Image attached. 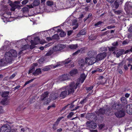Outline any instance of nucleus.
<instances>
[{"mask_svg": "<svg viewBox=\"0 0 132 132\" xmlns=\"http://www.w3.org/2000/svg\"><path fill=\"white\" fill-rule=\"evenodd\" d=\"M127 60L129 61V63H132V58H128L127 59Z\"/></svg>", "mask_w": 132, "mask_h": 132, "instance_id": "774afa93", "label": "nucleus"}, {"mask_svg": "<svg viewBox=\"0 0 132 132\" xmlns=\"http://www.w3.org/2000/svg\"><path fill=\"white\" fill-rule=\"evenodd\" d=\"M114 114L117 118H121L123 117L125 115V112L123 110L116 112Z\"/></svg>", "mask_w": 132, "mask_h": 132, "instance_id": "9d476101", "label": "nucleus"}, {"mask_svg": "<svg viewBox=\"0 0 132 132\" xmlns=\"http://www.w3.org/2000/svg\"><path fill=\"white\" fill-rule=\"evenodd\" d=\"M12 54V56L16 57L17 56V54L16 52L14 50H12L10 51V52Z\"/></svg>", "mask_w": 132, "mask_h": 132, "instance_id": "c756f323", "label": "nucleus"}, {"mask_svg": "<svg viewBox=\"0 0 132 132\" xmlns=\"http://www.w3.org/2000/svg\"><path fill=\"white\" fill-rule=\"evenodd\" d=\"M110 32V31H107L103 33H102L101 35V36H103L105 35H106L108 34V33H109Z\"/></svg>", "mask_w": 132, "mask_h": 132, "instance_id": "680f3d73", "label": "nucleus"}, {"mask_svg": "<svg viewBox=\"0 0 132 132\" xmlns=\"http://www.w3.org/2000/svg\"><path fill=\"white\" fill-rule=\"evenodd\" d=\"M64 89L65 88H62L59 89V91L61 92L59 95L60 97L64 98L67 95V90H64Z\"/></svg>", "mask_w": 132, "mask_h": 132, "instance_id": "9b49d317", "label": "nucleus"}, {"mask_svg": "<svg viewBox=\"0 0 132 132\" xmlns=\"http://www.w3.org/2000/svg\"><path fill=\"white\" fill-rule=\"evenodd\" d=\"M9 5L11 6V8L10 10L12 11H14L15 9L18 8V7H20L19 5L16 4L12 2H11L9 3Z\"/></svg>", "mask_w": 132, "mask_h": 132, "instance_id": "dca6fc26", "label": "nucleus"}, {"mask_svg": "<svg viewBox=\"0 0 132 132\" xmlns=\"http://www.w3.org/2000/svg\"><path fill=\"white\" fill-rule=\"evenodd\" d=\"M82 107V106H78L77 105L76 107L74 108L73 109H71V111H73L76 110L78 109L79 108H81Z\"/></svg>", "mask_w": 132, "mask_h": 132, "instance_id": "5fc2aeb1", "label": "nucleus"}, {"mask_svg": "<svg viewBox=\"0 0 132 132\" xmlns=\"http://www.w3.org/2000/svg\"><path fill=\"white\" fill-rule=\"evenodd\" d=\"M78 47V46L77 44L75 45L72 44L69 45L68 46L69 48L72 50H74L76 49Z\"/></svg>", "mask_w": 132, "mask_h": 132, "instance_id": "a878e982", "label": "nucleus"}, {"mask_svg": "<svg viewBox=\"0 0 132 132\" xmlns=\"http://www.w3.org/2000/svg\"><path fill=\"white\" fill-rule=\"evenodd\" d=\"M125 9L128 14H132V6L130 4H126Z\"/></svg>", "mask_w": 132, "mask_h": 132, "instance_id": "39448f33", "label": "nucleus"}, {"mask_svg": "<svg viewBox=\"0 0 132 132\" xmlns=\"http://www.w3.org/2000/svg\"><path fill=\"white\" fill-rule=\"evenodd\" d=\"M86 78V76L85 74L83 73L81 74L80 75V78L78 79V80L79 81H80V82L82 83L84 82Z\"/></svg>", "mask_w": 132, "mask_h": 132, "instance_id": "4be33fe9", "label": "nucleus"}, {"mask_svg": "<svg viewBox=\"0 0 132 132\" xmlns=\"http://www.w3.org/2000/svg\"><path fill=\"white\" fill-rule=\"evenodd\" d=\"M60 121V120L59 119H57L54 124L53 125V129L54 130H55L57 129V126Z\"/></svg>", "mask_w": 132, "mask_h": 132, "instance_id": "cd10ccee", "label": "nucleus"}, {"mask_svg": "<svg viewBox=\"0 0 132 132\" xmlns=\"http://www.w3.org/2000/svg\"><path fill=\"white\" fill-rule=\"evenodd\" d=\"M53 50H50L48 51L45 55V56H49L51 55L53 53Z\"/></svg>", "mask_w": 132, "mask_h": 132, "instance_id": "79ce46f5", "label": "nucleus"}, {"mask_svg": "<svg viewBox=\"0 0 132 132\" xmlns=\"http://www.w3.org/2000/svg\"><path fill=\"white\" fill-rule=\"evenodd\" d=\"M1 103L3 105H7V98H3L1 101Z\"/></svg>", "mask_w": 132, "mask_h": 132, "instance_id": "c9c22d12", "label": "nucleus"}, {"mask_svg": "<svg viewBox=\"0 0 132 132\" xmlns=\"http://www.w3.org/2000/svg\"><path fill=\"white\" fill-rule=\"evenodd\" d=\"M9 93V91L4 92L3 93L2 96V97H6L8 96Z\"/></svg>", "mask_w": 132, "mask_h": 132, "instance_id": "4c0bfd02", "label": "nucleus"}, {"mask_svg": "<svg viewBox=\"0 0 132 132\" xmlns=\"http://www.w3.org/2000/svg\"><path fill=\"white\" fill-rule=\"evenodd\" d=\"M96 116L94 113H87L86 116V118L90 120H92L95 119Z\"/></svg>", "mask_w": 132, "mask_h": 132, "instance_id": "6e6552de", "label": "nucleus"}, {"mask_svg": "<svg viewBox=\"0 0 132 132\" xmlns=\"http://www.w3.org/2000/svg\"><path fill=\"white\" fill-rule=\"evenodd\" d=\"M47 4L48 6H51L53 4V1H49L47 2Z\"/></svg>", "mask_w": 132, "mask_h": 132, "instance_id": "49530a36", "label": "nucleus"}, {"mask_svg": "<svg viewBox=\"0 0 132 132\" xmlns=\"http://www.w3.org/2000/svg\"><path fill=\"white\" fill-rule=\"evenodd\" d=\"M72 26H75L73 27V29H75L77 28L78 27V24L77 23V21L76 19L73 20L72 21Z\"/></svg>", "mask_w": 132, "mask_h": 132, "instance_id": "412c9836", "label": "nucleus"}, {"mask_svg": "<svg viewBox=\"0 0 132 132\" xmlns=\"http://www.w3.org/2000/svg\"><path fill=\"white\" fill-rule=\"evenodd\" d=\"M126 112L129 114H132V104H129L126 107Z\"/></svg>", "mask_w": 132, "mask_h": 132, "instance_id": "4468645a", "label": "nucleus"}, {"mask_svg": "<svg viewBox=\"0 0 132 132\" xmlns=\"http://www.w3.org/2000/svg\"><path fill=\"white\" fill-rule=\"evenodd\" d=\"M52 38L53 39H59V36L58 34H55L52 37Z\"/></svg>", "mask_w": 132, "mask_h": 132, "instance_id": "37998d69", "label": "nucleus"}, {"mask_svg": "<svg viewBox=\"0 0 132 132\" xmlns=\"http://www.w3.org/2000/svg\"><path fill=\"white\" fill-rule=\"evenodd\" d=\"M116 47H111L109 48V50L110 51H114Z\"/></svg>", "mask_w": 132, "mask_h": 132, "instance_id": "0e129e2a", "label": "nucleus"}, {"mask_svg": "<svg viewBox=\"0 0 132 132\" xmlns=\"http://www.w3.org/2000/svg\"><path fill=\"white\" fill-rule=\"evenodd\" d=\"M97 54V52L93 50L90 51L87 53L88 55L91 57H94Z\"/></svg>", "mask_w": 132, "mask_h": 132, "instance_id": "2eb2a0df", "label": "nucleus"}, {"mask_svg": "<svg viewBox=\"0 0 132 132\" xmlns=\"http://www.w3.org/2000/svg\"><path fill=\"white\" fill-rule=\"evenodd\" d=\"M8 10L7 9L6 11H5L3 14V16L5 18H9L10 17L11 15V13L9 12H8Z\"/></svg>", "mask_w": 132, "mask_h": 132, "instance_id": "6ab92c4d", "label": "nucleus"}, {"mask_svg": "<svg viewBox=\"0 0 132 132\" xmlns=\"http://www.w3.org/2000/svg\"><path fill=\"white\" fill-rule=\"evenodd\" d=\"M40 4L39 0H35L32 3V5L34 6H38Z\"/></svg>", "mask_w": 132, "mask_h": 132, "instance_id": "7c9ffc66", "label": "nucleus"}, {"mask_svg": "<svg viewBox=\"0 0 132 132\" xmlns=\"http://www.w3.org/2000/svg\"><path fill=\"white\" fill-rule=\"evenodd\" d=\"M103 23V22L100 21L95 24L94 26L96 27H99L101 26V24Z\"/></svg>", "mask_w": 132, "mask_h": 132, "instance_id": "58836bf2", "label": "nucleus"}, {"mask_svg": "<svg viewBox=\"0 0 132 132\" xmlns=\"http://www.w3.org/2000/svg\"><path fill=\"white\" fill-rule=\"evenodd\" d=\"M106 53L105 52L98 54L96 56L95 58L96 62L104 59L106 56Z\"/></svg>", "mask_w": 132, "mask_h": 132, "instance_id": "0eeeda50", "label": "nucleus"}, {"mask_svg": "<svg viewBox=\"0 0 132 132\" xmlns=\"http://www.w3.org/2000/svg\"><path fill=\"white\" fill-rule=\"evenodd\" d=\"M35 67H33L29 71L28 73L29 74L32 73L33 71H35Z\"/></svg>", "mask_w": 132, "mask_h": 132, "instance_id": "3c124183", "label": "nucleus"}, {"mask_svg": "<svg viewBox=\"0 0 132 132\" xmlns=\"http://www.w3.org/2000/svg\"><path fill=\"white\" fill-rule=\"evenodd\" d=\"M123 106L121 104L118 102L117 103L113 104L112 106V109L117 110H119Z\"/></svg>", "mask_w": 132, "mask_h": 132, "instance_id": "1a4fd4ad", "label": "nucleus"}, {"mask_svg": "<svg viewBox=\"0 0 132 132\" xmlns=\"http://www.w3.org/2000/svg\"><path fill=\"white\" fill-rule=\"evenodd\" d=\"M59 96V94L57 93H55V94H53V95H52L50 97L51 99L52 100L56 99Z\"/></svg>", "mask_w": 132, "mask_h": 132, "instance_id": "c85d7f7f", "label": "nucleus"}, {"mask_svg": "<svg viewBox=\"0 0 132 132\" xmlns=\"http://www.w3.org/2000/svg\"><path fill=\"white\" fill-rule=\"evenodd\" d=\"M60 65V64L57 63V64L55 65H51L46 66L45 68H44L43 70L44 71H48L50 70L51 68H55Z\"/></svg>", "mask_w": 132, "mask_h": 132, "instance_id": "f8f14e48", "label": "nucleus"}, {"mask_svg": "<svg viewBox=\"0 0 132 132\" xmlns=\"http://www.w3.org/2000/svg\"><path fill=\"white\" fill-rule=\"evenodd\" d=\"M96 127V124L93 122H92L90 125L89 126L88 128L92 129H95Z\"/></svg>", "mask_w": 132, "mask_h": 132, "instance_id": "f704fd0d", "label": "nucleus"}, {"mask_svg": "<svg viewBox=\"0 0 132 132\" xmlns=\"http://www.w3.org/2000/svg\"><path fill=\"white\" fill-rule=\"evenodd\" d=\"M79 83V82H77L76 84L74 82H72L70 83L69 86H66L65 89L67 90L68 94L73 93L75 90L77 88Z\"/></svg>", "mask_w": 132, "mask_h": 132, "instance_id": "f257e3e1", "label": "nucleus"}, {"mask_svg": "<svg viewBox=\"0 0 132 132\" xmlns=\"http://www.w3.org/2000/svg\"><path fill=\"white\" fill-rule=\"evenodd\" d=\"M5 59L9 63H11L12 61V54L10 52H7L5 55Z\"/></svg>", "mask_w": 132, "mask_h": 132, "instance_id": "423d86ee", "label": "nucleus"}, {"mask_svg": "<svg viewBox=\"0 0 132 132\" xmlns=\"http://www.w3.org/2000/svg\"><path fill=\"white\" fill-rule=\"evenodd\" d=\"M36 97V96H34L32 97L30 100L29 101L31 103L34 102L35 101V98Z\"/></svg>", "mask_w": 132, "mask_h": 132, "instance_id": "c03bdc74", "label": "nucleus"}, {"mask_svg": "<svg viewBox=\"0 0 132 132\" xmlns=\"http://www.w3.org/2000/svg\"><path fill=\"white\" fill-rule=\"evenodd\" d=\"M105 110L106 109H105V108H103L100 109L98 111V115L100 114L103 115L104 114H105V112H106Z\"/></svg>", "mask_w": 132, "mask_h": 132, "instance_id": "5701e85b", "label": "nucleus"}, {"mask_svg": "<svg viewBox=\"0 0 132 132\" xmlns=\"http://www.w3.org/2000/svg\"><path fill=\"white\" fill-rule=\"evenodd\" d=\"M74 114V113L72 112H71L67 116L68 118L69 119Z\"/></svg>", "mask_w": 132, "mask_h": 132, "instance_id": "a18cd8bd", "label": "nucleus"}, {"mask_svg": "<svg viewBox=\"0 0 132 132\" xmlns=\"http://www.w3.org/2000/svg\"><path fill=\"white\" fill-rule=\"evenodd\" d=\"M107 48L106 47H102L100 48L99 50L101 52H102L103 51H105L107 50Z\"/></svg>", "mask_w": 132, "mask_h": 132, "instance_id": "8fccbe9b", "label": "nucleus"}, {"mask_svg": "<svg viewBox=\"0 0 132 132\" xmlns=\"http://www.w3.org/2000/svg\"><path fill=\"white\" fill-rule=\"evenodd\" d=\"M11 129L10 126L7 124L3 125L0 128L2 132H11Z\"/></svg>", "mask_w": 132, "mask_h": 132, "instance_id": "f03ea898", "label": "nucleus"}, {"mask_svg": "<svg viewBox=\"0 0 132 132\" xmlns=\"http://www.w3.org/2000/svg\"><path fill=\"white\" fill-rule=\"evenodd\" d=\"M40 39L39 37H37L35 38L34 41L31 40V42L32 44L36 45L40 42Z\"/></svg>", "mask_w": 132, "mask_h": 132, "instance_id": "a211bd4d", "label": "nucleus"}, {"mask_svg": "<svg viewBox=\"0 0 132 132\" xmlns=\"http://www.w3.org/2000/svg\"><path fill=\"white\" fill-rule=\"evenodd\" d=\"M49 93L48 92H45L41 96L40 98V100L43 101L45 100L48 97Z\"/></svg>", "mask_w": 132, "mask_h": 132, "instance_id": "aec40b11", "label": "nucleus"}, {"mask_svg": "<svg viewBox=\"0 0 132 132\" xmlns=\"http://www.w3.org/2000/svg\"><path fill=\"white\" fill-rule=\"evenodd\" d=\"M102 70L101 69H100L98 68H97L96 69V70L93 71L92 72V74H93L95 72H101L102 71Z\"/></svg>", "mask_w": 132, "mask_h": 132, "instance_id": "de8ad7c7", "label": "nucleus"}, {"mask_svg": "<svg viewBox=\"0 0 132 132\" xmlns=\"http://www.w3.org/2000/svg\"><path fill=\"white\" fill-rule=\"evenodd\" d=\"M124 51L122 50L118 52L116 54V56L117 57H119L120 55L124 54Z\"/></svg>", "mask_w": 132, "mask_h": 132, "instance_id": "72a5a7b5", "label": "nucleus"}, {"mask_svg": "<svg viewBox=\"0 0 132 132\" xmlns=\"http://www.w3.org/2000/svg\"><path fill=\"white\" fill-rule=\"evenodd\" d=\"M65 47L64 45L59 44L53 48V50L54 51H60Z\"/></svg>", "mask_w": 132, "mask_h": 132, "instance_id": "20e7f679", "label": "nucleus"}, {"mask_svg": "<svg viewBox=\"0 0 132 132\" xmlns=\"http://www.w3.org/2000/svg\"><path fill=\"white\" fill-rule=\"evenodd\" d=\"M105 109H106L105 110L106 112H105V113L106 114L107 112L110 113V111L111 110V108H110L108 107Z\"/></svg>", "mask_w": 132, "mask_h": 132, "instance_id": "13d9d810", "label": "nucleus"}, {"mask_svg": "<svg viewBox=\"0 0 132 132\" xmlns=\"http://www.w3.org/2000/svg\"><path fill=\"white\" fill-rule=\"evenodd\" d=\"M22 10L23 13H27L28 11V8L25 7L22 8Z\"/></svg>", "mask_w": 132, "mask_h": 132, "instance_id": "e433bc0d", "label": "nucleus"}, {"mask_svg": "<svg viewBox=\"0 0 132 132\" xmlns=\"http://www.w3.org/2000/svg\"><path fill=\"white\" fill-rule=\"evenodd\" d=\"M93 88V87L92 86H91L90 87H88L86 89V90L88 91H89L90 90H92Z\"/></svg>", "mask_w": 132, "mask_h": 132, "instance_id": "e2e57ef3", "label": "nucleus"}, {"mask_svg": "<svg viewBox=\"0 0 132 132\" xmlns=\"http://www.w3.org/2000/svg\"><path fill=\"white\" fill-rule=\"evenodd\" d=\"M92 122V121L91 122L90 121H87L86 123V126L88 128L89 127V126L90 125V123Z\"/></svg>", "mask_w": 132, "mask_h": 132, "instance_id": "4d7b16f0", "label": "nucleus"}, {"mask_svg": "<svg viewBox=\"0 0 132 132\" xmlns=\"http://www.w3.org/2000/svg\"><path fill=\"white\" fill-rule=\"evenodd\" d=\"M68 107H69L71 109V110L72 109H71L72 108H74L75 106V105L73 104V103L68 104Z\"/></svg>", "mask_w": 132, "mask_h": 132, "instance_id": "864d4df0", "label": "nucleus"}, {"mask_svg": "<svg viewBox=\"0 0 132 132\" xmlns=\"http://www.w3.org/2000/svg\"><path fill=\"white\" fill-rule=\"evenodd\" d=\"M41 73L42 72L41 69H37L33 73V74L35 76H36L41 74Z\"/></svg>", "mask_w": 132, "mask_h": 132, "instance_id": "bb28decb", "label": "nucleus"}, {"mask_svg": "<svg viewBox=\"0 0 132 132\" xmlns=\"http://www.w3.org/2000/svg\"><path fill=\"white\" fill-rule=\"evenodd\" d=\"M66 35V33L63 31H62L59 34V35L61 37H64Z\"/></svg>", "mask_w": 132, "mask_h": 132, "instance_id": "09e8293b", "label": "nucleus"}, {"mask_svg": "<svg viewBox=\"0 0 132 132\" xmlns=\"http://www.w3.org/2000/svg\"><path fill=\"white\" fill-rule=\"evenodd\" d=\"M26 132H33V130H32L26 127Z\"/></svg>", "mask_w": 132, "mask_h": 132, "instance_id": "69168bd1", "label": "nucleus"}, {"mask_svg": "<svg viewBox=\"0 0 132 132\" xmlns=\"http://www.w3.org/2000/svg\"><path fill=\"white\" fill-rule=\"evenodd\" d=\"M28 0H24L21 3L23 5H25L28 3Z\"/></svg>", "mask_w": 132, "mask_h": 132, "instance_id": "052dcab7", "label": "nucleus"}, {"mask_svg": "<svg viewBox=\"0 0 132 132\" xmlns=\"http://www.w3.org/2000/svg\"><path fill=\"white\" fill-rule=\"evenodd\" d=\"M120 3L116 1L114 3V5L115 6V7L116 9H117L119 7Z\"/></svg>", "mask_w": 132, "mask_h": 132, "instance_id": "a19ab883", "label": "nucleus"}, {"mask_svg": "<svg viewBox=\"0 0 132 132\" xmlns=\"http://www.w3.org/2000/svg\"><path fill=\"white\" fill-rule=\"evenodd\" d=\"M69 75L68 74H64L62 75L59 77V80L63 81L68 79L69 78Z\"/></svg>", "mask_w": 132, "mask_h": 132, "instance_id": "ddd939ff", "label": "nucleus"}, {"mask_svg": "<svg viewBox=\"0 0 132 132\" xmlns=\"http://www.w3.org/2000/svg\"><path fill=\"white\" fill-rule=\"evenodd\" d=\"M9 63L5 58L2 59L0 60V66H4Z\"/></svg>", "mask_w": 132, "mask_h": 132, "instance_id": "f3484780", "label": "nucleus"}, {"mask_svg": "<svg viewBox=\"0 0 132 132\" xmlns=\"http://www.w3.org/2000/svg\"><path fill=\"white\" fill-rule=\"evenodd\" d=\"M79 50V52L81 53H83L85 52V49L84 48H82L80 49Z\"/></svg>", "mask_w": 132, "mask_h": 132, "instance_id": "6e6d98bb", "label": "nucleus"}, {"mask_svg": "<svg viewBox=\"0 0 132 132\" xmlns=\"http://www.w3.org/2000/svg\"><path fill=\"white\" fill-rule=\"evenodd\" d=\"M86 63L85 61L82 59H80L78 61V63L79 65L82 67H83Z\"/></svg>", "mask_w": 132, "mask_h": 132, "instance_id": "393cba45", "label": "nucleus"}, {"mask_svg": "<svg viewBox=\"0 0 132 132\" xmlns=\"http://www.w3.org/2000/svg\"><path fill=\"white\" fill-rule=\"evenodd\" d=\"M33 80H34L33 79H32L31 80H29L28 81H26L25 82V83L24 84V86H25L27 84L31 82Z\"/></svg>", "mask_w": 132, "mask_h": 132, "instance_id": "603ef678", "label": "nucleus"}, {"mask_svg": "<svg viewBox=\"0 0 132 132\" xmlns=\"http://www.w3.org/2000/svg\"><path fill=\"white\" fill-rule=\"evenodd\" d=\"M121 102L122 103L121 105L122 106L124 105L127 104V101L126 98L125 97H122L120 99Z\"/></svg>", "mask_w": 132, "mask_h": 132, "instance_id": "b1692460", "label": "nucleus"}, {"mask_svg": "<svg viewBox=\"0 0 132 132\" xmlns=\"http://www.w3.org/2000/svg\"><path fill=\"white\" fill-rule=\"evenodd\" d=\"M78 72L77 69H73L70 72V74L71 76H73L76 74Z\"/></svg>", "mask_w": 132, "mask_h": 132, "instance_id": "2f4dec72", "label": "nucleus"}, {"mask_svg": "<svg viewBox=\"0 0 132 132\" xmlns=\"http://www.w3.org/2000/svg\"><path fill=\"white\" fill-rule=\"evenodd\" d=\"M71 61V60H70V59L68 61H67V60H66L64 62V63L65 64H68Z\"/></svg>", "mask_w": 132, "mask_h": 132, "instance_id": "338daca9", "label": "nucleus"}, {"mask_svg": "<svg viewBox=\"0 0 132 132\" xmlns=\"http://www.w3.org/2000/svg\"><path fill=\"white\" fill-rule=\"evenodd\" d=\"M87 98H85L84 99H83L82 100H81V101H80L79 102V104H80L82 105V106H83V104L85 103L87 101Z\"/></svg>", "mask_w": 132, "mask_h": 132, "instance_id": "ea45409f", "label": "nucleus"}, {"mask_svg": "<svg viewBox=\"0 0 132 132\" xmlns=\"http://www.w3.org/2000/svg\"><path fill=\"white\" fill-rule=\"evenodd\" d=\"M114 13L116 14H119L121 13V11L120 10H118V11H114Z\"/></svg>", "mask_w": 132, "mask_h": 132, "instance_id": "bf43d9fd", "label": "nucleus"}, {"mask_svg": "<svg viewBox=\"0 0 132 132\" xmlns=\"http://www.w3.org/2000/svg\"><path fill=\"white\" fill-rule=\"evenodd\" d=\"M96 62V58L95 57H86L85 58V62L88 65H92Z\"/></svg>", "mask_w": 132, "mask_h": 132, "instance_id": "7ed1b4c3", "label": "nucleus"}, {"mask_svg": "<svg viewBox=\"0 0 132 132\" xmlns=\"http://www.w3.org/2000/svg\"><path fill=\"white\" fill-rule=\"evenodd\" d=\"M86 34V32L84 30H81L80 32L78 33L77 35V36L78 37H80L81 36V35H84Z\"/></svg>", "mask_w": 132, "mask_h": 132, "instance_id": "473e14b6", "label": "nucleus"}]
</instances>
